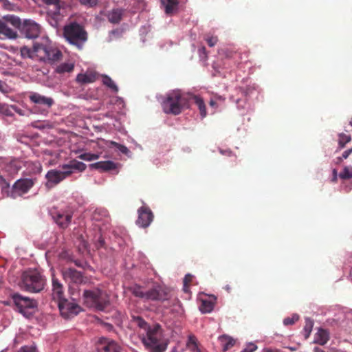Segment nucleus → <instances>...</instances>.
I'll list each match as a JSON object with an SVG mask.
<instances>
[{"label": "nucleus", "instance_id": "f257e3e1", "mask_svg": "<svg viewBox=\"0 0 352 352\" xmlns=\"http://www.w3.org/2000/svg\"><path fill=\"white\" fill-rule=\"evenodd\" d=\"M86 164L83 162L72 160L69 164L62 166L63 171L54 169L50 170L45 175V178L47 179L45 186L50 189L70 176L73 173L72 169L82 172L86 169Z\"/></svg>", "mask_w": 352, "mask_h": 352}, {"label": "nucleus", "instance_id": "f03ea898", "mask_svg": "<svg viewBox=\"0 0 352 352\" xmlns=\"http://www.w3.org/2000/svg\"><path fill=\"white\" fill-rule=\"evenodd\" d=\"M162 329L159 324H155L142 334V342L150 352H164L166 349V344L162 340Z\"/></svg>", "mask_w": 352, "mask_h": 352}, {"label": "nucleus", "instance_id": "7ed1b4c3", "mask_svg": "<svg viewBox=\"0 0 352 352\" xmlns=\"http://www.w3.org/2000/svg\"><path fill=\"white\" fill-rule=\"evenodd\" d=\"M188 98L180 90H173L168 93L162 103L164 113L179 115L187 106Z\"/></svg>", "mask_w": 352, "mask_h": 352}, {"label": "nucleus", "instance_id": "20e7f679", "mask_svg": "<svg viewBox=\"0 0 352 352\" xmlns=\"http://www.w3.org/2000/svg\"><path fill=\"white\" fill-rule=\"evenodd\" d=\"M63 36L66 41L78 50H82L88 39L85 28L76 22L70 23L63 28Z\"/></svg>", "mask_w": 352, "mask_h": 352}, {"label": "nucleus", "instance_id": "39448f33", "mask_svg": "<svg viewBox=\"0 0 352 352\" xmlns=\"http://www.w3.org/2000/svg\"><path fill=\"white\" fill-rule=\"evenodd\" d=\"M45 279L36 270L24 272L21 276V287L30 292H39L44 289Z\"/></svg>", "mask_w": 352, "mask_h": 352}, {"label": "nucleus", "instance_id": "423d86ee", "mask_svg": "<svg viewBox=\"0 0 352 352\" xmlns=\"http://www.w3.org/2000/svg\"><path fill=\"white\" fill-rule=\"evenodd\" d=\"M20 25V18L15 15L8 14L0 18V38L1 39H16L18 29Z\"/></svg>", "mask_w": 352, "mask_h": 352}, {"label": "nucleus", "instance_id": "0eeeda50", "mask_svg": "<svg viewBox=\"0 0 352 352\" xmlns=\"http://www.w3.org/2000/svg\"><path fill=\"white\" fill-rule=\"evenodd\" d=\"M83 299L87 307H94L100 311L104 310L109 305L108 296L98 289L85 290Z\"/></svg>", "mask_w": 352, "mask_h": 352}, {"label": "nucleus", "instance_id": "6e6552de", "mask_svg": "<svg viewBox=\"0 0 352 352\" xmlns=\"http://www.w3.org/2000/svg\"><path fill=\"white\" fill-rule=\"evenodd\" d=\"M17 30L28 38H37L41 33V26L30 19L25 20L23 23L20 20V25Z\"/></svg>", "mask_w": 352, "mask_h": 352}, {"label": "nucleus", "instance_id": "1a4fd4ad", "mask_svg": "<svg viewBox=\"0 0 352 352\" xmlns=\"http://www.w3.org/2000/svg\"><path fill=\"white\" fill-rule=\"evenodd\" d=\"M74 212L70 208L60 210L52 213V217L60 228H67L72 222Z\"/></svg>", "mask_w": 352, "mask_h": 352}, {"label": "nucleus", "instance_id": "9d476101", "mask_svg": "<svg viewBox=\"0 0 352 352\" xmlns=\"http://www.w3.org/2000/svg\"><path fill=\"white\" fill-rule=\"evenodd\" d=\"M12 299L18 311L23 314H26V310L34 308L36 306V302L34 300L24 297L19 294H14L12 295Z\"/></svg>", "mask_w": 352, "mask_h": 352}, {"label": "nucleus", "instance_id": "9b49d317", "mask_svg": "<svg viewBox=\"0 0 352 352\" xmlns=\"http://www.w3.org/2000/svg\"><path fill=\"white\" fill-rule=\"evenodd\" d=\"M61 274L65 282L69 284L80 285L85 283V278L82 274L74 268H63L61 270Z\"/></svg>", "mask_w": 352, "mask_h": 352}, {"label": "nucleus", "instance_id": "f8f14e48", "mask_svg": "<svg viewBox=\"0 0 352 352\" xmlns=\"http://www.w3.org/2000/svg\"><path fill=\"white\" fill-rule=\"evenodd\" d=\"M169 298V290L160 286L146 291L145 299L146 300L164 301L168 300Z\"/></svg>", "mask_w": 352, "mask_h": 352}, {"label": "nucleus", "instance_id": "ddd939ff", "mask_svg": "<svg viewBox=\"0 0 352 352\" xmlns=\"http://www.w3.org/2000/svg\"><path fill=\"white\" fill-rule=\"evenodd\" d=\"M58 305L60 314L65 318L76 316L80 311V307L77 304L69 302L65 298L58 302Z\"/></svg>", "mask_w": 352, "mask_h": 352}, {"label": "nucleus", "instance_id": "4468645a", "mask_svg": "<svg viewBox=\"0 0 352 352\" xmlns=\"http://www.w3.org/2000/svg\"><path fill=\"white\" fill-rule=\"evenodd\" d=\"M138 218L136 221L137 225L142 228H147L153 220V213L147 206L140 207L138 210Z\"/></svg>", "mask_w": 352, "mask_h": 352}, {"label": "nucleus", "instance_id": "2eb2a0df", "mask_svg": "<svg viewBox=\"0 0 352 352\" xmlns=\"http://www.w3.org/2000/svg\"><path fill=\"white\" fill-rule=\"evenodd\" d=\"M91 168L100 170L102 172H109L111 170H116V174L118 173V168L120 166V164L115 163L113 161H100L89 165Z\"/></svg>", "mask_w": 352, "mask_h": 352}, {"label": "nucleus", "instance_id": "dca6fc26", "mask_svg": "<svg viewBox=\"0 0 352 352\" xmlns=\"http://www.w3.org/2000/svg\"><path fill=\"white\" fill-rule=\"evenodd\" d=\"M29 99L32 102L43 106L47 109H50L54 103L52 98L46 97L36 92L30 93Z\"/></svg>", "mask_w": 352, "mask_h": 352}, {"label": "nucleus", "instance_id": "f3484780", "mask_svg": "<svg viewBox=\"0 0 352 352\" xmlns=\"http://www.w3.org/2000/svg\"><path fill=\"white\" fill-rule=\"evenodd\" d=\"M60 3L53 6L52 8L47 10L48 21L52 26L56 28L58 25V23L63 19V16L60 14Z\"/></svg>", "mask_w": 352, "mask_h": 352}, {"label": "nucleus", "instance_id": "a211bd4d", "mask_svg": "<svg viewBox=\"0 0 352 352\" xmlns=\"http://www.w3.org/2000/svg\"><path fill=\"white\" fill-rule=\"evenodd\" d=\"M52 296L58 302L65 299L63 285L54 275L52 276Z\"/></svg>", "mask_w": 352, "mask_h": 352}, {"label": "nucleus", "instance_id": "6ab92c4d", "mask_svg": "<svg viewBox=\"0 0 352 352\" xmlns=\"http://www.w3.org/2000/svg\"><path fill=\"white\" fill-rule=\"evenodd\" d=\"M330 339V333L327 329L318 328L314 335V343L323 346L326 344Z\"/></svg>", "mask_w": 352, "mask_h": 352}, {"label": "nucleus", "instance_id": "aec40b11", "mask_svg": "<svg viewBox=\"0 0 352 352\" xmlns=\"http://www.w3.org/2000/svg\"><path fill=\"white\" fill-rule=\"evenodd\" d=\"M34 185V182L30 179H21L17 180L13 185V188L22 193L27 192Z\"/></svg>", "mask_w": 352, "mask_h": 352}, {"label": "nucleus", "instance_id": "412c9836", "mask_svg": "<svg viewBox=\"0 0 352 352\" xmlns=\"http://www.w3.org/2000/svg\"><path fill=\"white\" fill-rule=\"evenodd\" d=\"M48 45L43 44L34 45V58H38L41 60L46 61Z\"/></svg>", "mask_w": 352, "mask_h": 352}, {"label": "nucleus", "instance_id": "4be33fe9", "mask_svg": "<svg viewBox=\"0 0 352 352\" xmlns=\"http://www.w3.org/2000/svg\"><path fill=\"white\" fill-rule=\"evenodd\" d=\"M223 351H226L233 347L236 343V340L231 336L223 335L218 338Z\"/></svg>", "mask_w": 352, "mask_h": 352}, {"label": "nucleus", "instance_id": "5701e85b", "mask_svg": "<svg viewBox=\"0 0 352 352\" xmlns=\"http://www.w3.org/2000/svg\"><path fill=\"white\" fill-rule=\"evenodd\" d=\"M96 79L95 72H89L85 74H79L76 76V81L81 84H87L94 82Z\"/></svg>", "mask_w": 352, "mask_h": 352}, {"label": "nucleus", "instance_id": "b1692460", "mask_svg": "<svg viewBox=\"0 0 352 352\" xmlns=\"http://www.w3.org/2000/svg\"><path fill=\"white\" fill-rule=\"evenodd\" d=\"M46 61L55 62L61 59L62 52L56 47H48Z\"/></svg>", "mask_w": 352, "mask_h": 352}, {"label": "nucleus", "instance_id": "393cba45", "mask_svg": "<svg viewBox=\"0 0 352 352\" xmlns=\"http://www.w3.org/2000/svg\"><path fill=\"white\" fill-rule=\"evenodd\" d=\"M166 14H172L177 9L178 0H161Z\"/></svg>", "mask_w": 352, "mask_h": 352}, {"label": "nucleus", "instance_id": "a878e982", "mask_svg": "<svg viewBox=\"0 0 352 352\" xmlns=\"http://www.w3.org/2000/svg\"><path fill=\"white\" fill-rule=\"evenodd\" d=\"M190 98L193 100L194 102L197 106L201 118H204L207 116V112L206 104L204 100L199 96L196 95H191L190 96Z\"/></svg>", "mask_w": 352, "mask_h": 352}, {"label": "nucleus", "instance_id": "bb28decb", "mask_svg": "<svg viewBox=\"0 0 352 352\" xmlns=\"http://www.w3.org/2000/svg\"><path fill=\"white\" fill-rule=\"evenodd\" d=\"M122 12L120 9H113L109 11L107 14V17L111 23H118L122 19Z\"/></svg>", "mask_w": 352, "mask_h": 352}, {"label": "nucleus", "instance_id": "cd10ccee", "mask_svg": "<svg viewBox=\"0 0 352 352\" xmlns=\"http://www.w3.org/2000/svg\"><path fill=\"white\" fill-rule=\"evenodd\" d=\"M186 346L192 352H200L199 342L195 336L192 334L188 336Z\"/></svg>", "mask_w": 352, "mask_h": 352}, {"label": "nucleus", "instance_id": "c85d7f7f", "mask_svg": "<svg viewBox=\"0 0 352 352\" xmlns=\"http://www.w3.org/2000/svg\"><path fill=\"white\" fill-rule=\"evenodd\" d=\"M74 69V64L72 62L63 63L58 65L56 68V72L60 74L65 73H70Z\"/></svg>", "mask_w": 352, "mask_h": 352}, {"label": "nucleus", "instance_id": "c756f323", "mask_svg": "<svg viewBox=\"0 0 352 352\" xmlns=\"http://www.w3.org/2000/svg\"><path fill=\"white\" fill-rule=\"evenodd\" d=\"M104 352H121V347L114 341L108 340L102 347Z\"/></svg>", "mask_w": 352, "mask_h": 352}, {"label": "nucleus", "instance_id": "7c9ffc66", "mask_svg": "<svg viewBox=\"0 0 352 352\" xmlns=\"http://www.w3.org/2000/svg\"><path fill=\"white\" fill-rule=\"evenodd\" d=\"M132 321L135 322L140 328L145 331L148 330L151 326L140 316H132Z\"/></svg>", "mask_w": 352, "mask_h": 352}, {"label": "nucleus", "instance_id": "2f4dec72", "mask_svg": "<svg viewBox=\"0 0 352 352\" xmlns=\"http://www.w3.org/2000/svg\"><path fill=\"white\" fill-rule=\"evenodd\" d=\"M351 140V137L350 135H346L344 133H340L338 134V148H343L346 144L350 142Z\"/></svg>", "mask_w": 352, "mask_h": 352}, {"label": "nucleus", "instance_id": "473e14b6", "mask_svg": "<svg viewBox=\"0 0 352 352\" xmlns=\"http://www.w3.org/2000/svg\"><path fill=\"white\" fill-rule=\"evenodd\" d=\"M102 83L104 85H106L107 87L110 88L114 92H118V88L117 85L114 83L113 80L109 76H108L107 75H102Z\"/></svg>", "mask_w": 352, "mask_h": 352}, {"label": "nucleus", "instance_id": "72a5a7b5", "mask_svg": "<svg viewBox=\"0 0 352 352\" xmlns=\"http://www.w3.org/2000/svg\"><path fill=\"white\" fill-rule=\"evenodd\" d=\"M314 321L310 318L305 319V324L303 328L304 336L305 339H307L313 329Z\"/></svg>", "mask_w": 352, "mask_h": 352}, {"label": "nucleus", "instance_id": "f704fd0d", "mask_svg": "<svg viewBox=\"0 0 352 352\" xmlns=\"http://www.w3.org/2000/svg\"><path fill=\"white\" fill-rule=\"evenodd\" d=\"M214 304L209 300H202L201 306L199 307L200 311L202 313H210L213 310Z\"/></svg>", "mask_w": 352, "mask_h": 352}, {"label": "nucleus", "instance_id": "c9c22d12", "mask_svg": "<svg viewBox=\"0 0 352 352\" xmlns=\"http://www.w3.org/2000/svg\"><path fill=\"white\" fill-rule=\"evenodd\" d=\"M339 177L342 179L352 178V166H344L342 171L340 173Z\"/></svg>", "mask_w": 352, "mask_h": 352}, {"label": "nucleus", "instance_id": "e433bc0d", "mask_svg": "<svg viewBox=\"0 0 352 352\" xmlns=\"http://www.w3.org/2000/svg\"><path fill=\"white\" fill-rule=\"evenodd\" d=\"M21 55L23 58H34V47L30 49L26 46H23L21 48Z\"/></svg>", "mask_w": 352, "mask_h": 352}, {"label": "nucleus", "instance_id": "4c0bfd02", "mask_svg": "<svg viewBox=\"0 0 352 352\" xmlns=\"http://www.w3.org/2000/svg\"><path fill=\"white\" fill-rule=\"evenodd\" d=\"M78 157L80 160L90 162V161L98 160L99 158V155L94 154V153H85L80 154L78 156Z\"/></svg>", "mask_w": 352, "mask_h": 352}, {"label": "nucleus", "instance_id": "58836bf2", "mask_svg": "<svg viewBox=\"0 0 352 352\" xmlns=\"http://www.w3.org/2000/svg\"><path fill=\"white\" fill-rule=\"evenodd\" d=\"M0 113L7 116H11L12 115L10 107L5 103H0Z\"/></svg>", "mask_w": 352, "mask_h": 352}, {"label": "nucleus", "instance_id": "ea45409f", "mask_svg": "<svg viewBox=\"0 0 352 352\" xmlns=\"http://www.w3.org/2000/svg\"><path fill=\"white\" fill-rule=\"evenodd\" d=\"M0 187L3 192L8 194L10 184L1 175H0Z\"/></svg>", "mask_w": 352, "mask_h": 352}, {"label": "nucleus", "instance_id": "a19ab883", "mask_svg": "<svg viewBox=\"0 0 352 352\" xmlns=\"http://www.w3.org/2000/svg\"><path fill=\"white\" fill-rule=\"evenodd\" d=\"M82 5L92 8L98 4V0H78Z\"/></svg>", "mask_w": 352, "mask_h": 352}, {"label": "nucleus", "instance_id": "79ce46f5", "mask_svg": "<svg viewBox=\"0 0 352 352\" xmlns=\"http://www.w3.org/2000/svg\"><path fill=\"white\" fill-rule=\"evenodd\" d=\"M298 320V316H293L292 318H286L283 320V324L285 325H291L293 324L296 321Z\"/></svg>", "mask_w": 352, "mask_h": 352}, {"label": "nucleus", "instance_id": "37998d69", "mask_svg": "<svg viewBox=\"0 0 352 352\" xmlns=\"http://www.w3.org/2000/svg\"><path fill=\"white\" fill-rule=\"evenodd\" d=\"M206 41L210 47H213L217 44L218 38L217 36H208L206 38Z\"/></svg>", "mask_w": 352, "mask_h": 352}, {"label": "nucleus", "instance_id": "c03bdc74", "mask_svg": "<svg viewBox=\"0 0 352 352\" xmlns=\"http://www.w3.org/2000/svg\"><path fill=\"white\" fill-rule=\"evenodd\" d=\"M133 294L140 298H145L146 296V292H144L141 288H135L133 290Z\"/></svg>", "mask_w": 352, "mask_h": 352}, {"label": "nucleus", "instance_id": "a18cd8bd", "mask_svg": "<svg viewBox=\"0 0 352 352\" xmlns=\"http://www.w3.org/2000/svg\"><path fill=\"white\" fill-rule=\"evenodd\" d=\"M0 3L6 10H12L13 8V5L8 0H0Z\"/></svg>", "mask_w": 352, "mask_h": 352}, {"label": "nucleus", "instance_id": "49530a36", "mask_svg": "<svg viewBox=\"0 0 352 352\" xmlns=\"http://www.w3.org/2000/svg\"><path fill=\"white\" fill-rule=\"evenodd\" d=\"M18 352H36V349L32 346H24Z\"/></svg>", "mask_w": 352, "mask_h": 352}, {"label": "nucleus", "instance_id": "de8ad7c7", "mask_svg": "<svg viewBox=\"0 0 352 352\" xmlns=\"http://www.w3.org/2000/svg\"><path fill=\"white\" fill-rule=\"evenodd\" d=\"M8 88V87L7 84L0 80V91H1L2 93H7Z\"/></svg>", "mask_w": 352, "mask_h": 352}, {"label": "nucleus", "instance_id": "09e8293b", "mask_svg": "<svg viewBox=\"0 0 352 352\" xmlns=\"http://www.w3.org/2000/svg\"><path fill=\"white\" fill-rule=\"evenodd\" d=\"M257 349V346L254 344H250L246 349L243 350V351L245 352H254Z\"/></svg>", "mask_w": 352, "mask_h": 352}, {"label": "nucleus", "instance_id": "8fccbe9b", "mask_svg": "<svg viewBox=\"0 0 352 352\" xmlns=\"http://www.w3.org/2000/svg\"><path fill=\"white\" fill-rule=\"evenodd\" d=\"M116 148L124 154H126L129 151V149L126 146L120 144H119Z\"/></svg>", "mask_w": 352, "mask_h": 352}, {"label": "nucleus", "instance_id": "3c124183", "mask_svg": "<svg viewBox=\"0 0 352 352\" xmlns=\"http://www.w3.org/2000/svg\"><path fill=\"white\" fill-rule=\"evenodd\" d=\"M43 1L49 6H55L60 3V0H43Z\"/></svg>", "mask_w": 352, "mask_h": 352}, {"label": "nucleus", "instance_id": "603ef678", "mask_svg": "<svg viewBox=\"0 0 352 352\" xmlns=\"http://www.w3.org/2000/svg\"><path fill=\"white\" fill-rule=\"evenodd\" d=\"M352 153V148L344 151L342 154V157L344 160H346L349 157V156Z\"/></svg>", "mask_w": 352, "mask_h": 352}, {"label": "nucleus", "instance_id": "864d4df0", "mask_svg": "<svg viewBox=\"0 0 352 352\" xmlns=\"http://www.w3.org/2000/svg\"><path fill=\"white\" fill-rule=\"evenodd\" d=\"M192 276L190 274H187L185 276L184 279V287H186L189 283L192 280Z\"/></svg>", "mask_w": 352, "mask_h": 352}, {"label": "nucleus", "instance_id": "5fc2aeb1", "mask_svg": "<svg viewBox=\"0 0 352 352\" xmlns=\"http://www.w3.org/2000/svg\"><path fill=\"white\" fill-rule=\"evenodd\" d=\"M338 179V174L336 169L333 170V177H332V182H336Z\"/></svg>", "mask_w": 352, "mask_h": 352}, {"label": "nucleus", "instance_id": "6e6d98bb", "mask_svg": "<svg viewBox=\"0 0 352 352\" xmlns=\"http://www.w3.org/2000/svg\"><path fill=\"white\" fill-rule=\"evenodd\" d=\"M220 153L223 155H231V154L232 153V152L230 151V150H222L221 149L220 150Z\"/></svg>", "mask_w": 352, "mask_h": 352}, {"label": "nucleus", "instance_id": "4d7b16f0", "mask_svg": "<svg viewBox=\"0 0 352 352\" xmlns=\"http://www.w3.org/2000/svg\"><path fill=\"white\" fill-rule=\"evenodd\" d=\"M344 160V159L342 158V156H340V157H338L336 159V163L337 164H340V163L342 162V160Z\"/></svg>", "mask_w": 352, "mask_h": 352}, {"label": "nucleus", "instance_id": "13d9d810", "mask_svg": "<svg viewBox=\"0 0 352 352\" xmlns=\"http://www.w3.org/2000/svg\"><path fill=\"white\" fill-rule=\"evenodd\" d=\"M44 125H45V129H51L53 127V125L50 122H43Z\"/></svg>", "mask_w": 352, "mask_h": 352}, {"label": "nucleus", "instance_id": "bf43d9fd", "mask_svg": "<svg viewBox=\"0 0 352 352\" xmlns=\"http://www.w3.org/2000/svg\"><path fill=\"white\" fill-rule=\"evenodd\" d=\"M34 127H36V128H38L40 129H45V125H44V124H40L39 125H36V124H34Z\"/></svg>", "mask_w": 352, "mask_h": 352}, {"label": "nucleus", "instance_id": "052dcab7", "mask_svg": "<svg viewBox=\"0 0 352 352\" xmlns=\"http://www.w3.org/2000/svg\"><path fill=\"white\" fill-rule=\"evenodd\" d=\"M224 289L226 290L228 293L231 292L232 288L229 285H226L224 287Z\"/></svg>", "mask_w": 352, "mask_h": 352}, {"label": "nucleus", "instance_id": "680f3d73", "mask_svg": "<svg viewBox=\"0 0 352 352\" xmlns=\"http://www.w3.org/2000/svg\"><path fill=\"white\" fill-rule=\"evenodd\" d=\"M210 105L211 107H217V102H216L214 100H211L210 101Z\"/></svg>", "mask_w": 352, "mask_h": 352}, {"label": "nucleus", "instance_id": "e2e57ef3", "mask_svg": "<svg viewBox=\"0 0 352 352\" xmlns=\"http://www.w3.org/2000/svg\"><path fill=\"white\" fill-rule=\"evenodd\" d=\"M314 352H324L323 350L320 349L319 347H315L314 349Z\"/></svg>", "mask_w": 352, "mask_h": 352}, {"label": "nucleus", "instance_id": "0e129e2a", "mask_svg": "<svg viewBox=\"0 0 352 352\" xmlns=\"http://www.w3.org/2000/svg\"><path fill=\"white\" fill-rule=\"evenodd\" d=\"M110 144H111V146H115V147H117V146H118V145L119 144H118V143H117V142H116L111 141V142H110Z\"/></svg>", "mask_w": 352, "mask_h": 352}, {"label": "nucleus", "instance_id": "69168bd1", "mask_svg": "<svg viewBox=\"0 0 352 352\" xmlns=\"http://www.w3.org/2000/svg\"><path fill=\"white\" fill-rule=\"evenodd\" d=\"M263 352H278L276 351H273L272 349H265Z\"/></svg>", "mask_w": 352, "mask_h": 352}, {"label": "nucleus", "instance_id": "338daca9", "mask_svg": "<svg viewBox=\"0 0 352 352\" xmlns=\"http://www.w3.org/2000/svg\"><path fill=\"white\" fill-rule=\"evenodd\" d=\"M75 265H76V266H78V267H80V266H81V265H80V263H79L78 261H75Z\"/></svg>", "mask_w": 352, "mask_h": 352}, {"label": "nucleus", "instance_id": "774afa93", "mask_svg": "<svg viewBox=\"0 0 352 352\" xmlns=\"http://www.w3.org/2000/svg\"><path fill=\"white\" fill-rule=\"evenodd\" d=\"M200 50H201L205 54L206 50L205 47H202Z\"/></svg>", "mask_w": 352, "mask_h": 352}]
</instances>
